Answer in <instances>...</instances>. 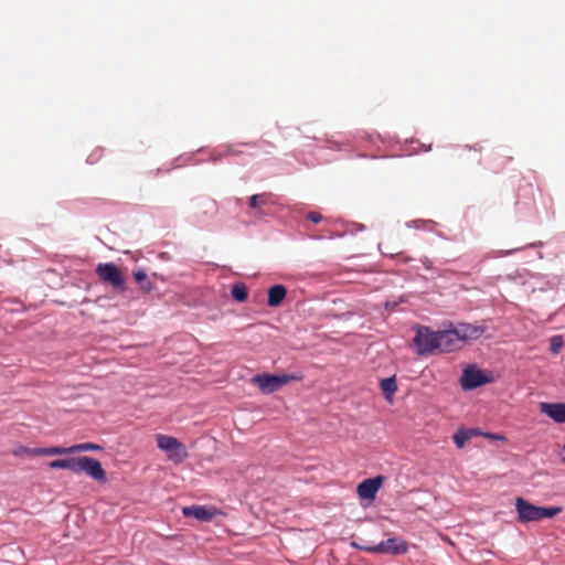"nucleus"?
Instances as JSON below:
<instances>
[{
    "label": "nucleus",
    "instance_id": "f257e3e1",
    "mask_svg": "<svg viewBox=\"0 0 565 565\" xmlns=\"http://www.w3.org/2000/svg\"><path fill=\"white\" fill-rule=\"evenodd\" d=\"M413 344L418 355L438 352V331H433L428 327H417Z\"/></svg>",
    "mask_w": 565,
    "mask_h": 565
},
{
    "label": "nucleus",
    "instance_id": "f03ea898",
    "mask_svg": "<svg viewBox=\"0 0 565 565\" xmlns=\"http://www.w3.org/2000/svg\"><path fill=\"white\" fill-rule=\"evenodd\" d=\"M157 445L174 463L183 462L189 456L185 446L172 436L157 435Z\"/></svg>",
    "mask_w": 565,
    "mask_h": 565
},
{
    "label": "nucleus",
    "instance_id": "7ed1b4c3",
    "mask_svg": "<svg viewBox=\"0 0 565 565\" xmlns=\"http://www.w3.org/2000/svg\"><path fill=\"white\" fill-rule=\"evenodd\" d=\"M295 380L294 375H274V374H258L252 379V383L256 384L264 394H270L280 390L284 385Z\"/></svg>",
    "mask_w": 565,
    "mask_h": 565
},
{
    "label": "nucleus",
    "instance_id": "20e7f679",
    "mask_svg": "<svg viewBox=\"0 0 565 565\" xmlns=\"http://www.w3.org/2000/svg\"><path fill=\"white\" fill-rule=\"evenodd\" d=\"M96 274L104 282L111 285V287L119 292L125 291V278L121 270L113 263L98 264Z\"/></svg>",
    "mask_w": 565,
    "mask_h": 565
},
{
    "label": "nucleus",
    "instance_id": "39448f33",
    "mask_svg": "<svg viewBox=\"0 0 565 565\" xmlns=\"http://www.w3.org/2000/svg\"><path fill=\"white\" fill-rule=\"evenodd\" d=\"M363 551L370 553H381V554H392V555H403L407 552L408 546L406 541L397 537H391L386 541H382L377 545L373 547H361Z\"/></svg>",
    "mask_w": 565,
    "mask_h": 565
},
{
    "label": "nucleus",
    "instance_id": "423d86ee",
    "mask_svg": "<svg viewBox=\"0 0 565 565\" xmlns=\"http://www.w3.org/2000/svg\"><path fill=\"white\" fill-rule=\"evenodd\" d=\"M462 342L456 327L438 331V352L448 353L462 348Z\"/></svg>",
    "mask_w": 565,
    "mask_h": 565
},
{
    "label": "nucleus",
    "instance_id": "0eeeda50",
    "mask_svg": "<svg viewBox=\"0 0 565 565\" xmlns=\"http://www.w3.org/2000/svg\"><path fill=\"white\" fill-rule=\"evenodd\" d=\"M487 382H489V379L486 373L476 366L465 369L460 380L461 386L465 390L476 388Z\"/></svg>",
    "mask_w": 565,
    "mask_h": 565
},
{
    "label": "nucleus",
    "instance_id": "6e6552de",
    "mask_svg": "<svg viewBox=\"0 0 565 565\" xmlns=\"http://www.w3.org/2000/svg\"><path fill=\"white\" fill-rule=\"evenodd\" d=\"M384 481L383 476L365 479L358 486V494L361 499L373 500Z\"/></svg>",
    "mask_w": 565,
    "mask_h": 565
},
{
    "label": "nucleus",
    "instance_id": "1a4fd4ad",
    "mask_svg": "<svg viewBox=\"0 0 565 565\" xmlns=\"http://www.w3.org/2000/svg\"><path fill=\"white\" fill-rule=\"evenodd\" d=\"M82 472L98 482L105 483L107 481V475L97 459L84 456Z\"/></svg>",
    "mask_w": 565,
    "mask_h": 565
},
{
    "label": "nucleus",
    "instance_id": "9d476101",
    "mask_svg": "<svg viewBox=\"0 0 565 565\" xmlns=\"http://www.w3.org/2000/svg\"><path fill=\"white\" fill-rule=\"evenodd\" d=\"M456 328L459 332L462 344L468 341L479 339L486 332L484 326L459 323L456 326Z\"/></svg>",
    "mask_w": 565,
    "mask_h": 565
},
{
    "label": "nucleus",
    "instance_id": "9b49d317",
    "mask_svg": "<svg viewBox=\"0 0 565 565\" xmlns=\"http://www.w3.org/2000/svg\"><path fill=\"white\" fill-rule=\"evenodd\" d=\"M540 411L555 423L565 424V403H540Z\"/></svg>",
    "mask_w": 565,
    "mask_h": 565
},
{
    "label": "nucleus",
    "instance_id": "f8f14e48",
    "mask_svg": "<svg viewBox=\"0 0 565 565\" xmlns=\"http://www.w3.org/2000/svg\"><path fill=\"white\" fill-rule=\"evenodd\" d=\"M12 455L15 457L57 456V446L46 448H29L19 446L12 450Z\"/></svg>",
    "mask_w": 565,
    "mask_h": 565
},
{
    "label": "nucleus",
    "instance_id": "ddd939ff",
    "mask_svg": "<svg viewBox=\"0 0 565 565\" xmlns=\"http://www.w3.org/2000/svg\"><path fill=\"white\" fill-rule=\"evenodd\" d=\"M182 513L186 518H194L199 521H210L214 516L215 511L203 505H190L183 508Z\"/></svg>",
    "mask_w": 565,
    "mask_h": 565
},
{
    "label": "nucleus",
    "instance_id": "4468645a",
    "mask_svg": "<svg viewBox=\"0 0 565 565\" xmlns=\"http://www.w3.org/2000/svg\"><path fill=\"white\" fill-rule=\"evenodd\" d=\"M94 450H102V447L99 445L93 444V443H83V444L73 445L71 447L57 446V456L72 455V454L84 452V451H94Z\"/></svg>",
    "mask_w": 565,
    "mask_h": 565
},
{
    "label": "nucleus",
    "instance_id": "2eb2a0df",
    "mask_svg": "<svg viewBox=\"0 0 565 565\" xmlns=\"http://www.w3.org/2000/svg\"><path fill=\"white\" fill-rule=\"evenodd\" d=\"M563 511L562 507H536L532 504V521L551 519Z\"/></svg>",
    "mask_w": 565,
    "mask_h": 565
},
{
    "label": "nucleus",
    "instance_id": "dca6fc26",
    "mask_svg": "<svg viewBox=\"0 0 565 565\" xmlns=\"http://www.w3.org/2000/svg\"><path fill=\"white\" fill-rule=\"evenodd\" d=\"M287 295V289L282 285H274L268 289L267 303L269 307H278L282 303Z\"/></svg>",
    "mask_w": 565,
    "mask_h": 565
},
{
    "label": "nucleus",
    "instance_id": "f3484780",
    "mask_svg": "<svg viewBox=\"0 0 565 565\" xmlns=\"http://www.w3.org/2000/svg\"><path fill=\"white\" fill-rule=\"evenodd\" d=\"M270 201V194L269 193H260V194H254L249 198L248 205L253 210H258L265 205H267Z\"/></svg>",
    "mask_w": 565,
    "mask_h": 565
},
{
    "label": "nucleus",
    "instance_id": "a211bd4d",
    "mask_svg": "<svg viewBox=\"0 0 565 565\" xmlns=\"http://www.w3.org/2000/svg\"><path fill=\"white\" fill-rule=\"evenodd\" d=\"M231 295L236 301L244 302L248 297L247 286L243 282L235 284L232 287Z\"/></svg>",
    "mask_w": 565,
    "mask_h": 565
},
{
    "label": "nucleus",
    "instance_id": "6ab92c4d",
    "mask_svg": "<svg viewBox=\"0 0 565 565\" xmlns=\"http://www.w3.org/2000/svg\"><path fill=\"white\" fill-rule=\"evenodd\" d=\"M134 277L140 284V287L143 291L148 292L152 290V282L148 279L147 274L142 269L135 270Z\"/></svg>",
    "mask_w": 565,
    "mask_h": 565
},
{
    "label": "nucleus",
    "instance_id": "aec40b11",
    "mask_svg": "<svg viewBox=\"0 0 565 565\" xmlns=\"http://www.w3.org/2000/svg\"><path fill=\"white\" fill-rule=\"evenodd\" d=\"M381 390L385 396V398H391L392 395L396 392L397 385L394 377L384 379L381 381Z\"/></svg>",
    "mask_w": 565,
    "mask_h": 565
},
{
    "label": "nucleus",
    "instance_id": "412c9836",
    "mask_svg": "<svg viewBox=\"0 0 565 565\" xmlns=\"http://www.w3.org/2000/svg\"><path fill=\"white\" fill-rule=\"evenodd\" d=\"M516 509L521 521H530V503L527 501L518 498Z\"/></svg>",
    "mask_w": 565,
    "mask_h": 565
},
{
    "label": "nucleus",
    "instance_id": "4be33fe9",
    "mask_svg": "<svg viewBox=\"0 0 565 565\" xmlns=\"http://www.w3.org/2000/svg\"><path fill=\"white\" fill-rule=\"evenodd\" d=\"M83 462L84 456L67 458L66 469L71 470L74 473H79L82 472Z\"/></svg>",
    "mask_w": 565,
    "mask_h": 565
},
{
    "label": "nucleus",
    "instance_id": "5701e85b",
    "mask_svg": "<svg viewBox=\"0 0 565 565\" xmlns=\"http://www.w3.org/2000/svg\"><path fill=\"white\" fill-rule=\"evenodd\" d=\"M471 438V433L466 431L465 429L458 430L454 435V441L458 448H463L465 444Z\"/></svg>",
    "mask_w": 565,
    "mask_h": 565
},
{
    "label": "nucleus",
    "instance_id": "b1692460",
    "mask_svg": "<svg viewBox=\"0 0 565 565\" xmlns=\"http://www.w3.org/2000/svg\"><path fill=\"white\" fill-rule=\"evenodd\" d=\"M563 345L564 341L562 335H555L551 339L550 349L553 353H558Z\"/></svg>",
    "mask_w": 565,
    "mask_h": 565
},
{
    "label": "nucleus",
    "instance_id": "393cba45",
    "mask_svg": "<svg viewBox=\"0 0 565 565\" xmlns=\"http://www.w3.org/2000/svg\"><path fill=\"white\" fill-rule=\"evenodd\" d=\"M67 458L66 459H56L50 462V468L52 469H66Z\"/></svg>",
    "mask_w": 565,
    "mask_h": 565
},
{
    "label": "nucleus",
    "instance_id": "a878e982",
    "mask_svg": "<svg viewBox=\"0 0 565 565\" xmlns=\"http://www.w3.org/2000/svg\"><path fill=\"white\" fill-rule=\"evenodd\" d=\"M307 218L313 223H319L322 221V215L319 212H309L307 214Z\"/></svg>",
    "mask_w": 565,
    "mask_h": 565
},
{
    "label": "nucleus",
    "instance_id": "bb28decb",
    "mask_svg": "<svg viewBox=\"0 0 565 565\" xmlns=\"http://www.w3.org/2000/svg\"><path fill=\"white\" fill-rule=\"evenodd\" d=\"M486 437L491 438V439H502L501 436L494 435V434H486Z\"/></svg>",
    "mask_w": 565,
    "mask_h": 565
},
{
    "label": "nucleus",
    "instance_id": "cd10ccee",
    "mask_svg": "<svg viewBox=\"0 0 565 565\" xmlns=\"http://www.w3.org/2000/svg\"><path fill=\"white\" fill-rule=\"evenodd\" d=\"M466 431L471 433V438H472L473 436H478V435L480 434V433H479V430H477V429H467Z\"/></svg>",
    "mask_w": 565,
    "mask_h": 565
},
{
    "label": "nucleus",
    "instance_id": "c85d7f7f",
    "mask_svg": "<svg viewBox=\"0 0 565 565\" xmlns=\"http://www.w3.org/2000/svg\"><path fill=\"white\" fill-rule=\"evenodd\" d=\"M352 545H353L354 547H356V548H360V550H362L361 547H365L364 545H360V544H358V543H355V542H353V543H352Z\"/></svg>",
    "mask_w": 565,
    "mask_h": 565
},
{
    "label": "nucleus",
    "instance_id": "c756f323",
    "mask_svg": "<svg viewBox=\"0 0 565 565\" xmlns=\"http://www.w3.org/2000/svg\"><path fill=\"white\" fill-rule=\"evenodd\" d=\"M563 461L565 462V458H563Z\"/></svg>",
    "mask_w": 565,
    "mask_h": 565
}]
</instances>
